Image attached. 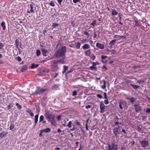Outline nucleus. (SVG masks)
<instances>
[{
    "label": "nucleus",
    "mask_w": 150,
    "mask_h": 150,
    "mask_svg": "<svg viewBox=\"0 0 150 150\" xmlns=\"http://www.w3.org/2000/svg\"><path fill=\"white\" fill-rule=\"evenodd\" d=\"M66 52V47L65 46H62L60 49L58 50L55 53L54 56L57 58L65 57Z\"/></svg>",
    "instance_id": "obj_1"
},
{
    "label": "nucleus",
    "mask_w": 150,
    "mask_h": 150,
    "mask_svg": "<svg viewBox=\"0 0 150 150\" xmlns=\"http://www.w3.org/2000/svg\"><path fill=\"white\" fill-rule=\"evenodd\" d=\"M36 88L37 89L36 91L35 92L33 93L32 94V95H40L41 94H42L45 91L47 90L46 89H42L39 86L37 87Z\"/></svg>",
    "instance_id": "obj_2"
},
{
    "label": "nucleus",
    "mask_w": 150,
    "mask_h": 150,
    "mask_svg": "<svg viewBox=\"0 0 150 150\" xmlns=\"http://www.w3.org/2000/svg\"><path fill=\"white\" fill-rule=\"evenodd\" d=\"M108 150H117V146L115 144L112 143L111 144H108Z\"/></svg>",
    "instance_id": "obj_3"
},
{
    "label": "nucleus",
    "mask_w": 150,
    "mask_h": 150,
    "mask_svg": "<svg viewBox=\"0 0 150 150\" xmlns=\"http://www.w3.org/2000/svg\"><path fill=\"white\" fill-rule=\"evenodd\" d=\"M139 143L141 144L142 146L144 148H145L148 146L149 145L148 141L146 140H144L142 141H140Z\"/></svg>",
    "instance_id": "obj_4"
},
{
    "label": "nucleus",
    "mask_w": 150,
    "mask_h": 150,
    "mask_svg": "<svg viewBox=\"0 0 150 150\" xmlns=\"http://www.w3.org/2000/svg\"><path fill=\"white\" fill-rule=\"evenodd\" d=\"M105 106L103 103L101 102L100 103V112L101 113H103L104 112Z\"/></svg>",
    "instance_id": "obj_5"
},
{
    "label": "nucleus",
    "mask_w": 150,
    "mask_h": 150,
    "mask_svg": "<svg viewBox=\"0 0 150 150\" xmlns=\"http://www.w3.org/2000/svg\"><path fill=\"white\" fill-rule=\"evenodd\" d=\"M134 106L135 108V111L136 112H138L141 110L142 107L139 105L137 104H134Z\"/></svg>",
    "instance_id": "obj_6"
},
{
    "label": "nucleus",
    "mask_w": 150,
    "mask_h": 150,
    "mask_svg": "<svg viewBox=\"0 0 150 150\" xmlns=\"http://www.w3.org/2000/svg\"><path fill=\"white\" fill-rule=\"evenodd\" d=\"M47 118L48 119V121L50 122L54 120V116L53 115L49 114L47 115Z\"/></svg>",
    "instance_id": "obj_7"
},
{
    "label": "nucleus",
    "mask_w": 150,
    "mask_h": 150,
    "mask_svg": "<svg viewBox=\"0 0 150 150\" xmlns=\"http://www.w3.org/2000/svg\"><path fill=\"white\" fill-rule=\"evenodd\" d=\"M96 46L97 47L101 49H103L104 47V46L103 44H101L98 42H97L96 43Z\"/></svg>",
    "instance_id": "obj_8"
},
{
    "label": "nucleus",
    "mask_w": 150,
    "mask_h": 150,
    "mask_svg": "<svg viewBox=\"0 0 150 150\" xmlns=\"http://www.w3.org/2000/svg\"><path fill=\"white\" fill-rule=\"evenodd\" d=\"M116 41V39H113L111 41H110L109 43V45H110L109 47L110 48H112L113 46L115 44Z\"/></svg>",
    "instance_id": "obj_9"
},
{
    "label": "nucleus",
    "mask_w": 150,
    "mask_h": 150,
    "mask_svg": "<svg viewBox=\"0 0 150 150\" xmlns=\"http://www.w3.org/2000/svg\"><path fill=\"white\" fill-rule=\"evenodd\" d=\"M65 59V57H62V59L57 60V62H58V64H63L65 63V62L64 60Z\"/></svg>",
    "instance_id": "obj_10"
},
{
    "label": "nucleus",
    "mask_w": 150,
    "mask_h": 150,
    "mask_svg": "<svg viewBox=\"0 0 150 150\" xmlns=\"http://www.w3.org/2000/svg\"><path fill=\"white\" fill-rule=\"evenodd\" d=\"M113 132L115 136H117L118 132V128H115L113 130Z\"/></svg>",
    "instance_id": "obj_11"
},
{
    "label": "nucleus",
    "mask_w": 150,
    "mask_h": 150,
    "mask_svg": "<svg viewBox=\"0 0 150 150\" xmlns=\"http://www.w3.org/2000/svg\"><path fill=\"white\" fill-rule=\"evenodd\" d=\"M8 132H3L0 133V139H1L3 138L4 136L8 134Z\"/></svg>",
    "instance_id": "obj_12"
},
{
    "label": "nucleus",
    "mask_w": 150,
    "mask_h": 150,
    "mask_svg": "<svg viewBox=\"0 0 150 150\" xmlns=\"http://www.w3.org/2000/svg\"><path fill=\"white\" fill-rule=\"evenodd\" d=\"M28 67L26 65H24L23 66L21 69V71L22 72H25L27 70Z\"/></svg>",
    "instance_id": "obj_13"
},
{
    "label": "nucleus",
    "mask_w": 150,
    "mask_h": 150,
    "mask_svg": "<svg viewBox=\"0 0 150 150\" xmlns=\"http://www.w3.org/2000/svg\"><path fill=\"white\" fill-rule=\"evenodd\" d=\"M119 103V107L120 108L122 109H123V107L125 106V104L123 102H118Z\"/></svg>",
    "instance_id": "obj_14"
},
{
    "label": "nucleus",
    "mask_w": 150,
    "mask_h": 150,
    "mask_svg": "<svg viewBox=\"0 0 150 150\" xmlns=\"http://www.w3.org/2000/svg\"><path fill=\"white\" fill-rule=\"evenodd\" d=\"M90 45L87 44H85L82 47V48L84 50L88 49L90 48Z\"/></svg>",
    "instance_id": "obj_15"
},
{
    "label": "nucleus",
    "mask_w": 150,
    "mask_h": 150,
    "mask_svg": "<svg viewBox=\"0 0 150 150\" xmlns=\"http://www.w3.org/2000/svg\"><path fill=\"white\" fill-rule=\"evenodd\" d=\"M126 98L127 99L130 100L132 103H133L136 100V99L133 97H132L131 98L127 97Z\"/></svg>",
    "instance_id": "obj_16"
},
{
    "label": "nucleus",
    "mask_w": 150,
    "mask_h": 150,
    "mask_svg": "<svg viewBox=\"0 0 150 150\" xmlns=\"http://www.w3.org/2000/svg\"><path fill=\"white\" fill-rule=\"evenodd\" d=\"M30 11H28V12L29 13H30V12L33 13L34 12V9H33L34 6H33V5H32V4H30Z\"/></svg>",
    "instance_id": "obj_17"
},
{
    "label": "nucleus",
    "mask_w": 150,
    "mask_h": 150,
    "mask_svg": "<svg viewBox=\"0 0 150 150\" xmlns=\"http://www.w3.org/2000/svg\"><path fill=\"white\" fill-rule=\"evenodd\" d=\"M42 54L43 55V56L45 57H46L47 56V52L46 50L45 49H43L42 50Z\"/></svg>",
    "instance_id": "obj_18"
},
{
    "label": "nucleus",
    "mask_w": 150,
    "mask_h": 150,
    "mask_svg": "<svg viewBox=\"0 0 150 150\" xmlns=\"http://www.w3.org/2000/svg\"><path fill=\"white\" fill-rule=\"evenodd\" d=\"M118 12L116 11L115 9L112 10V16L116 15H117Z\"/></svg>",
    "instance_id": "obj_19"
},
{
    "label": "nucleus",
    "mask_w": 150,
    "mask_h": 150,
    "mask_svg": "<svg viewBox=\"0 0 150 150\" xmlns=\"http://www.w3.org/2000/svg\"><path fill=\"white\" fill-rule=\"evenodd\" d=\"M39 117V115L37 114L35 116V125L37 123L38 120V118Z\"/></svg>",
    "instance_id": "obj_20"
},
{
    "label": "nucleus",
    "mask_w": 150,
    "mask_h": 150,
    "mask_svg": "<svg viewBox=\"0 0 150 150\" xmlns=\"http://www.w3.org/2000/svg\"><path fill=\"white\" fill-rule=\"evenodd\" d=\"M103 85L101 86V88L103 89H104L106 88V81L103 80Z\"/></svg>",
    "instance_id": "obj_21"
},
{
    "label": "nucleus",
    "mask_w": 150,
    "mask_h": 150,
    "mask_svg": "<svg viewBox=\"0 0 150 150\" xmlns=\"http://www.w3.org/2000/svg\"><path fill=\"white\" fill-rule=\"evenodd\" d=\"M76 48L77 49H79L80 48L81 44L79 42H76Z\"/></svg>",
    "instance_id": "obj_22"
},
{
    "label": "nucleus",
    "mask_w": 150,
    "mask_h": 150,
    "mask_svg": "<svg viewBox=\"0 0 150 150\" xmlns=\"http://www.w3.org/2000/svg\"><path fill=\"white\" fill-rule=\"evenodd\" d=\"M90 59L93 60H94L96 58V57L93 54H91L90 56Z\"/></svg>",
    "instance_id": "obj_23"
},
{
    "label": "nucleus",
    "mask_w": 150,
    "mask_h": 150,
    "mask_svg": "<svg viewBox=\"0 0 150 150\" xmlns=\"http://www.w3.org/2000/svg\"><path fill=\"white\" fill-rule=\"evenodd\" d=\"M85 54L86 56H90L91 54L90 50H88V51L85 52Z\"/></svg>",
    "instance_id": "obj_24"
},
{
    "label": "nucleus",
    "mask_w": 150,
    "mask_h": 150,
    "mask_svg": "<svg viewBox=\"0 0 150 150\" xmlns=\"http://www.w3.org/2000/svg\"><path fill=\"white\" fill-rule=\"evenodd\" d=\"M1 25L3 27V29L4 30H5L6 28L5 26V23L4 21L2 22L1 23Z\"/></svg>",
    "instance_id": "obj_25"
},
{
    "label": "nucleus",
    "mask_w": 150,
    "mask_h": 150,
    "mask_svg": "<svg viewBox=\"0 0 150 150\" xmlns=\"http://www.w3.org/2000/svg\"><path fill=\"white\" fill-rule=\"evenodd\" d=\"M27 112L29 113L31 116H32V117L34 116V114L33 113V112H32L31 111V110H30L28 109L27 110Z\"/></svg>",
    "instance_id": "obj_26"
},
{
    "label": "nucleus",
    "mask_w": 150,
    "mask_h": 150,
    "mask_svg": "<svg viewBox=\"0 0 150 150\" xmlns=\"http://www.w3.org/2000/svg\"><path fill=\"white\" fill-rule=\"evenodd\" d=\"M130 85L134 89H137V88H139V87H140V86H136V85H134V84H130Z\"/></svg>",
    "instance_id": "obj_27"
},
{
    "label": "nucleus",
    "mask_w": 150,
    "mask_h": 150,
    "mask_svg": "<svg viewBox=\"0 0 150 150\" xmlns=\"http://www.w3.org/2000/svg\"><path fill=\"white\" fill-rule=\"evenodd\" d=\"M39 66L38 64H33L31 67V68L32 69H33L36 68L38 67Z\"/></svg>",
    "instance_id": "obj_28"
},
{
    "label": "nucleus",
    "mask_w": 150,
    "mask_h": 150,
    "mask_svg": "<svg viewBox=\"0 0 150 150\" xmlns=\"http://www.w3.org/2000/svg\"><path fill=\"white\" fill-rule=\"evenodd\" d=\"M44 118V117L43 115H41L40 117L39 122H42L43 121Z\"/></svg>",
    "instance_id": "obj_29"
},
{
    "label": "nucleus",
    "mask_w": 150,
    "mask_h": 150,
    "mask_svg": "<svg viewBox=\"0 0 150 150\" xmlns=\"http://www.w3.org/2000/svg\"><path fill=\"white\" fill-rule=\"evenodd\" d=\"M42 130L44 132H45L47 133L50 132L51 131V129L50 128H48Z\"/></svg>",
    "instance_id": "obj_30"
},
{
    "label": "nucleus",
    "mask_w": 150,
    "mask_h": 150,
    "mask_svg": "<svg viewBox=\"0 0 150 150\" xmlns=\"http://www.w3.org/2000/svg\"><path fill=\"white\" fill-rule=\"evenodd\" d=\"M83 32V34L87 37V38H88L89 37V34L86 31H84Z\"/></svg>",
    "instance_id": "obj_31"
},
{
    "label": "nucleus",
    "mask_w": 150,
    "mask_h": 150,
    "mask_svg": "<svg viewBox=\"0 0 150 150\" xmlns=\"http://www.w3.org/2000/svg\"><path fill=\"white\" fill-rule=\"evenodd\" d=\"M41 54V51L40 50H38L36 51V54L37 56H39Z\"/></svg>",
    "instance_id": "obj_32"
},
{
    "label": "nucleus",
    "mask_w": 150,
    "mask_h": 150,
    "mask_svg": "<svg viewBox=\"0 0 150 150\" xmlns=\"http://www.w3.org/2000/svg\"><path fill=\"white\" fill-rule=\"evenodd\" d=\"M18 42V40L16 39V40L15 43L16 44V46L18 48V49L19 48H18V45H19V43Z\"/></svg>",
    "instance_id": "obj_33"
},
{
    "label": "nucleus",
    "mask_w": 150,
    "mask_h": 150,
    "mask_svg": "<svg viewBox=\"0 0 150 150\" xmlns=\"http://www.w3.org/2000/svg\"><path fill=\"white\" fill-rule=\"evenodd\" d=\"M50 5L51 6H53V7H54L55 6V5L54 4V2H53L52 1H51L50 2Z\"/></svg>",
    "instance_id": "obj_34"
},
{
    "label": "nucleus",
    "mask_w": 150,
    "mask_h": 150,
    "mask_svg": "<svg viewBox=\"0 0 150 150\" xmlns=\"http://www.w3.org/2000/svg\"><path fill=\"white\" fill-rule=\"evenodd\" d=\"M77 95V91L76 90L74 91L72 93V96H75Z\"/></svg>",
    "instance_id": "obj_35"
},
{
    "label": "nucleus",
    "mask_w": 150,
    "mask_h": 150,
    "mask_svg": "<svg viewBox=\"0 0 150 150\" xmlns=\"http://www.w3.org/2000/svg\"><path fill=\"white\" fill-rule=\"evenodd\" d=\"M71 123L72 122L71 121H69L68 125L67 126L69 128H71Z\"/></svg>",
    "instance_id": "obj_36"
},
{
    "label": "nucleus",
    "mask_w": 150,
    "mask_h": 150,
    "mask_svg": "<svg viewBox=\"0 0 150 150\" xmlns=\"http://www.w3.org/2000/svg\"><path fill=\"white\" fill-rule=\"evenodd\" d=\"M59 25V24L56 23H54L52 24V26L54 27L55 28L56 27L58 26Z\"/></svg>",
    "instance_id": "obj_37"
},
{
    "label": "nucleus",
    "mask_w": 150,
    "mask_h": 150,
    "mask_svg": "<svg viewBox=\"0 0 150 150\" xmlns=\"http://www.w3.org/2000/svg\"><path fill=\"white\" fill-rule=\"evenodd\" d=\"M96 20H93L92 22L91 23V25L94 26L95 27V24H96Z\"/></svg>",
    "instance_id": "obj_38"
},
{
    "label": "nucleus",
    "mask_w": 150,
    "mask_h": 150,
    "mask_svg": "<svg viewBox=\"0 0 150 150\" xmlns=\"http://www.w3.org/2000/svg\"><path fill=\"white\" fill-rule=\"evenodd\" d=\"M107 67L104 65L102 67V70L103 71H105L107 70Z\"/></svg>",
    "instance_id": "obj_39"
},
{
    "label": "nucleus",
    "mask_w": 150,
    "mask_h": 150,
    "mask_svg": "<svg viewBox=\"0 0 150 150\" xmlns=\"http://www.w3.org/2000/svg\"><path fill=\"white\" fill-rule=\"evenodd\" d=\"M132 68H133L134 69H136L137 68H141V67L140 66H134L132 67Z\"/></svg>",
    "instance_id": "obj_40"
},
{
    "label": "nucleus",
    "mask_w": 150,
    "mask_h": 150,
    "mask_svg": "<svg viewBox=\"0 0 150 150\" xmlns=\"http://www.w3.org/2000/svg\"><path fill=\"white\" fill-rule=\"evenodd\" d=\"M50 122H51V123L52 125H53L54 126L56 125V123L55 122V121L54 120L52 121H50Z\"/></svg>",
    "instance_id": "obj_41"
},
{
    "label": "nucleus",
    "mask_w": 150,
    "mask_h": 150,
    "mask_svg": "<svg viewBox=\"0 0 150 150\" xmlns=\"http://www.w3.org/2000/svg\"><path fill=\"white\" fill-rule=\"evenodd\" d=\"M63 67L64 69V71H65L67 70L68 68V67L66 65H64L63 66Z\"/></svg>",
    "instance_id": "obj_42"
},
{
    "label": "nucleus",
    "mask_w": 150,
    "mask_h": 150,
    "mask_svg": "<svg viewBox=\"0 0 150 150\" xmlns=\"http://www.w3.org/2000/svg\"><path fill=\"white\" fill-rule=\"evenodd\" d=\"M43 132H44L42 130H40V133L39 134V136L40 137H41L42 136V134Z\"/></svg>",
    "instance_id": "obj_43"
},
{
    "label": "nucleus",
    "mask_w": 150,
    "mask_h": 150,
    "mask_svg": "<svg viewBox=\"0 0 150 150\" xmlns=\"http://www.w3.org/2000/svg\"><path fill=\"white\" fill-rule=\"evenodd\" d=\"M144 81L143 80H138L137 81V82L139 84H142L144 82Z\"/></svg>",
    "instance_id": "obj_44"
},
{
    "label": "nucleus",
    "mask_w": 150,
    "mask_h": 150,
    "mask_svg": "<svg viewBox=\"0 0 150 150\" xmlns=\"http://www.w3.org/2000/svg\"><path fill=\"white\" fill-rule=\"evenodd\" d=\"M90 68L91 69L93 70L95 69H96V67L94 66L93 65L92 66H91L90 67Z\"/></svg>",
    "instance_id": "obj_45"
},
{
    "label": "nucleus",
    "mask_w": 150,
    "mask_h": 150,
    "mask_svg": "<svg viewBox=\"0 0 150 150\" xmlns=\"http://www.w3.org/2000/svg\"><path fill=\"white\" fill-rule=\"evenodd\" d=\"M4 47V44L1 42H0V50L1 49Z\"/></svg>",
    "instance_id": "obj_46"
},
{
    "label": "nucleus",
    "mask_w": 150,
    "mask_h": 150,
    "mask_svg": "<svg viewBox=\"0 0 150 150\" xmlns=\"http://www.w3.org/2000/svg\"><path fill=\"white\" fill-rule=\"evenodd\" d=\"M16 105L17 106V107L19 108V109H21V106L18 103H16Z\"/></svg>",
    "instance_id": "obj_47"
},
{
    "label": "nucleus",
    "mask_w": 150,
    "mask_h": 150,
    "mask_svg": "<svg viewBox=\"0 0 150 150\" xmlns=\"http://www.w3.org/2000/svg\"><path fill=\"white\" fill-rule=\"evenodd\" d=\"M142 117V120H144L146 121V119L147 118V117L146 116H143Z\"/></svg>",
    "instance_id": "obj_48"
},
{
    "label": "nucleus",
    "mask_w": 150,
    "mask_h": 150,
    "mask_svg": "<svg viewBox=\"0 0 150 150\" xmlns=\"http://www.w3.org/2000/svg\"><path fill=\"white\" fill-rule=\"evenodd\" d=\"M14 125L11 124L10 127V129L11 130L13 129L14 128Z\"/></svg>",
    "instance_id": "obj_49"
},
{
    "label": "nucleus",
    "mask_w": 150,
    "mask_h": 150,
    "mask_svg": "<svg viewBox=\"0 0 150 150\" xmlns=\"http://www.w3.org/2000/svg\"><path fill=\"white\" fill-rule=\"evenodd\" d=\"M107 56H104V55H102L101 56V58L102 60L104 59L107 57Z\"/></svg>",
    "instance_id": "obj_50"
},
{
    "label": "nucleus",
    "mask_w": 150,
    "mask_h": 150,
    "mask_svg": "<svg viewBox=\"0 0 150 150\" xmlns=\"http://www.w3.org/2000/svg\"><path fill=\"white\" fill-rule=\"evenodd\" d=\"M137 130L139 132H140L141 131V129L139 127V126H138Z\"/></svg>",
    "instance_id": "obj_51"
},
{
    "label": "nucleus",
    "mask_w": 150,
    "mask_h": 150,
    "mask_svg": "<svg viewBox=\"0 0 150 150\" xmlns=\"http://www.w3.org/2000/svg\"><path fill=\"white\" fill-rule=\"evenodd\" d=\"M104 103L105 104H108L109 103V102L108 100V99H106L104 100Z\"/></svg>",
    "instance_id": "obj_52"
},
{
    "label": "nucleus",
    "mask_w": 150,
    "mask_h": 150,
    "mask_svg": "<svg viewBox=\"0 0 150 150\" xmlns=\"http://www.w3.org/2000/svg\"><path fill=\"white\" fill-rule=\"evenodd\" d=\"M97 97L98 98H100V99H101L103 98V96L102 95H101L100 94H98L97 95Z\"/></svg>",
    "instance_id": "obj_53"
},
{
    "label": "nucleus",
    "mask_w": 150,
    "mask_h": 150,
    "mask_svg": "<svg viewBox=\"0 0 150 150\" xmlns=\"http://www.w3.org/2000/svg\"><path fill=\"white\" fill-rule=\"evenodd\" d=\"M146 112L147 113H150V108H146Z\"/></svg>",
    "instance_id": "obj_54"
},
{
    "label": "nucleus",
    "mask_w": 150,
    "mask_h": 150,
    "mask_svg": "<svg viewBox=\"0 0 150 150\" xmlns=\"http://www.w3.org/2000/svg\"><path fill=\"white\" fill-rule=\"evenodd\" d=\"M104 98L105 99H108V97L107 95V93H104Z\"/></svg>",
    "instance_id": "obj_55"
},
{
    "label": "nucleus",
    "mask_w": 150,
    "mask_h": 150,
    "mask_svg": "<svg viewBox=\"0 0 150 150\" xmlns=\"http://www.w3.org/2000/svg\"><path fill=\"white\" fill-rule=\"evenodd\" d=\"M91 107V105H88L86 106V109H88L89 108H90Z\"/></svg>",
    "instance_id": "obj_56"
},
{
    "label": "nucleus",
    "mask_w": 150,
    "mask_h": 150,
    "mask_svg": "<svg viewBox=\"0 0 150 150\" xmlns=\"http://www.w3.org/2000/svg\"><path fill=\"white\" fill-rule=\"evenodd\" d=\"M63 1V0H58L57 1L59 4L61 5V3Z\"/></svg>",
    "instance_id": "obj_57"
},
{
    "label": "nucleus",
    "mask_w": 150,
    "mask_h": 150,
    "mask_svg": "<svg viewBox=\"0 0 150 150\" xmlns=\"http://www.w3.org/2000/svg\"><path fill=\"white\" fill-rule=\"evenodd\" d=\"M57 118L58 120L59 121H60L61 120V116L60 115H58L57 117Z\"/></svg>",
    "instance_id": "obj_58"
},
{
    "label": "nucleus",
    "mask_w": 150,
    "mask_h": 150,
    "mask_svg": "<svg viewBox=\"0 0 150 150\" xmlns=\"http://www.w3.org/2000/svg\"><path fill=\"white\" fill-rule=\"evenodd\" d=\"M12 107V105L11 104H10L7 107L8 109H9L11 108Z\"/></svg>",
    "instance_id": "obj_59"
},
{
    "label": "nucleus",
    "mask_w": 150,
    "mask_h": 150,
    "mask_svg": "<svg viewBox=\"0 0 150 150\" xmlns=\"http://www.w3.org/2000/svg\"><path fill=\"white\" fill-rule=\"evenodd\" d=\"M99 64L98 62H93V66H95V65H96L97 64Z\"/></svg>",
    "instance_id": "obj_60"
},
{
    "label": "nucleus",
    "mask_w": 150,
    "mask_h": 150,
    "mask_svg": "<svg viewBox=\"0 0 150 150\" xmlns=\"http://www.w3.org/2000/svg\"><path fill=\"white\" fill-rule=\"evenodd\" d=\"M17 60L21 62V57H17Z\"/></svg>",
    "instance_id": "obj_61"
},
{
    "label": "nucleus",
    "mask_w": 150,
    "mask_h": 150,
    "mask_svg": "<svg viewBox=\"0 0 150 150\" xmlns=\"http://www.w3.org/2000/svg\"><path fill=\"white\" fill-rule=\"evenodd\" d=\"M53 63L54 64H58V62H57V61H53Z\"/></svg>",
    "instance_id": "obj_62"
},
{
    "label": "nucleus",
    "mask_w": 150,
    "mask_h": 150,
    "mask_svg": "<svg viewBox=\"0 0 150 150\" xmlns=\"http://www.w3.org/2000/svg\"><path fill=\"white\" fill-rule=\"evenodd\" d=\"M80 0H73V2L74 3H76L79 1Z\"/></svg>",
    "instance_id": "obj_63"
},
{
    "label": "nucleus",
    "mask_w": 150,
    "mask_h": 150,
    "mask_svg": "<svg viewBox=\"0 0 150 150\" xmlns=\"http://www.w3.org/2000/svg\"><path fill=\"white\" fill-rule=\"evenodd\" d=\"M120 37V36L119 35H115L114 36V38H118L119 37Z\"/></svg>",
    "instance_id": "obj_64"
}]
</instances>
